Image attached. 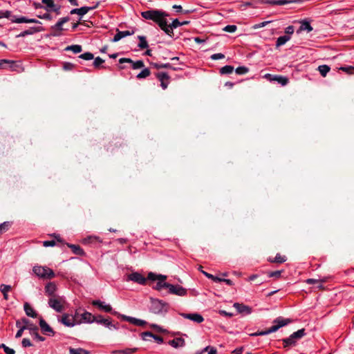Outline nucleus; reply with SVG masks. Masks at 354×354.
I'll list each match as a JSON object with an SVG mask.
<instances>
[{"label":"nucleus","mask_w":354,"mask_h":354,"mask_svg":"<svg viewBox=\"0 0 354 354\" xmlns=\"http://www.w3.org/2000/svg\"><path fill=\"white\" fill-rule=\"evenodd\" d=\"M141 16L145 19L151 20L156 23L158 26L165 32L169 14L160 10H149L141 12Z\"/></svg>","instance_id":"obj_1"},{"label":"nucleus","mask_w":354,"mask_h":354,"mask_svg":"<svg viewBox=\"0 0 354 354\" xmlns=\"http://www.w3.org/2000/svg\"><path fill=\"white\" fill-rule=\"evenodd\" d=\"M306 335V330L301 328L294 332L288 337L282 339L283 348L288 350L295 347L297 344V342Z\"/></svg>","instance_id":"obj_2"},{"label":"nucleus","mask_w":354,"mask_h":354,"mask_svg":"<svg viewBox=\"0 0 354 354\" xmlns=\"http://www.w3.org/2000/svg\"><path fill=\"white\" fill-rule=\"evenodd\" d=\"M12 12L10 10H0V19L6 18L9 19L12 23L21 24V23H32L41 24V21L36 19L28 18L26 17H17L12 16Z\"/></svg>","instance_id":"obj_3"},{"label":"nucleus","mask_w":354,"mask_h":354,"mask_svg":"<svg viewBox=\"0 0 354 354\" xmlns=\"http://www.w3.org/2000/svg\"><path fill=\"white\" fill-rule=\"evenodd\" d=\"M169 308V304L162 300L151 299L150 312L156 314L165 315Z\"/></svg>","instance_id":"obj_4"},{"label":"nucleus","mask_w":354,"mask_h":354,"mask_svg":"<svg viewBox=\"0 0 354 354\" xmlns=\"http://www.w3.org/2000/svg\"><path fill=\"white\" fill-rule=\"evenodd\" d=\"M32 271L39 278L43 279H51L55 277L54 271L46 266H35Z\"/></svg>","instance_id":"obj_5"},{"label":"nucleus","mask_w":354,"mask_h":354,"mask_svg":"<svg viewBox=\"0 0 354 354\" xmlns=\"http://www.w3.org/2000/svg\"><path fill=\"white\" fill-rule=\"evenodd\" d=\"M70 20L68 17L60 18L59 21L50 27L52 32L50 33L53 37H59L62 35V31L64 30L63 24Z\"/></svg>","instance_id":"obj_6"},{"label":"nucleus","mask_w":354,"mask_h":354,"mask_svg":"<svg viewBox=\"0 0 354 354\" xmlns=\"http://www.w3.org/2000/svg\"><path fill=\"white\" fill-rule=\"evenodd\" d=\"M113 315L120 318L122 320L127 321L135 326H144L147 325V322L145 320L130 317V316H127L125 315H122V314L119 313L118 312H113Z\"/></svg>","instance_id":"obj_7"},{"label":"nucleus","mask_w":354,"mask_h":354,"mask_svg":"<svg viewBox=\"0 0 354 354\" xmlns=\"http://www.w3.org/2000/svg\"><path fill=\"white\" fill-rule=\"evenodd\" d=\"M95 322L104 326L109 330H118V323L113 324L111 318H104L102 315L95 316Z\"/></svg>","instance_id":"obj_8"},{"label":"nucleus","mask_w":354,"mask_h":354,"mask_svg":"<svg viewBox=\"0 0 354 354\" xmlns=\"http://www.w3.org/2000/svg\"><path fill=\"white\" fill-rule=\"evenodd\" d=\"M63 302L64 299L62 297L55 296L50 297L48 299V303L49 306L54 309L56 312L61 313L64 310Z\"/></svg>","instance_id":"obj_9"},{"label":"nucleus","mask_w":354,"mask_h":354,"mask_svg":"<svg viewBox=\"0 0 354 354\" xmlns=\"http://www.w3.org/2000/svg\"><path fill=\"white\" fill-rule=\"evenodd\" d=\"M59 322L67 327H73L77 325V320L74 318L73 315L64 313L61 319H58Z\"/></svg>","instance_id":"obj_10"},{"label":"nucleus","mask_w":354,"mask_h":354,"mask_svg":"<svg viewBox=\"0 0 354 354\" xmlns=\"http://www.w3.org/2000/svg\"><path fill=\"white\" fill-rule=\"evenodd\" d=\"M95 316L93 315L91 313L84 311L82 314L80 315V320H77V325L81 324L82 323L85 324H91L95 322Z\"/></svg>","instance_id":"obj_11"},{"label":"nucleus","mask_w":354,"mask_h":354,"mask_svg":"<svg viewBox=\"0 0 354 354\" xmlns=\"http://www.w3.org/2000/svg\"><path fill=\"white\" fill-rule=\"evenodd\" d=\"M179 315L183 318L190 319L197 324L202 323L204 321L203 317L198 313H180Z\"/></svg>","instance_id":"obj_12"},{"label":"nucleus","mask_w":354,"mask_h":354,"mask_svg":"<svg viewBox=\"0 0 354 354\" xmlns=\"http://www.w3.org/2000/svg\"><path fill=\"white\" fill-rule=\"evenodd\" d=\"M127 280L132 281L136 282L140 285L145 284V283L147 281L146 278L143 275H142L139 272H136L129 274L128 277H127Z\"/></svg>","instance_id":"obj_13"},{"label":"nucleus","mask_w":354,"mask_h":354,"mask_svg":"<svg viewBox=\"0 0 354 354\" xmlns=\"http://www.w3.org/2000/svg\"><path fill=\"white\" fill-rule=\"evenodd\" d=\"M92 305L98 307L101 310L105 313H111L113 314L114 312L111 305L106 304L104 301L100 300H93L91 302Z\"/></svg>","instance_id":"obj_14"},{"label":"nucleus","mask_w":354,"mask_h":354,"mask_svg":"<svg viewBox=\"0 0 354 354\" xmlns=\"http://www.w3.org/2000/svg\"><path fill=\"white\" fill-rule=\"evenodd\" d=\"M156 77L160 82V86L162 89H166L169 84V76L168 73L165 72H160L156 74Z\"/></svg>","instance_id":"obj_15"},{"label":"nucleus","mask_w":354,"mask_h":354,"mask_svg":"<svg viewBox=\"0 0 354 354\" xmlns=\"http://www.w3.org/2000/svg\"><path fill=\"white\" fill-rule=\"evenodd\" d=\"M44 30V28L42 26H33L30 27L28 29L21 32L17 37H24L26 35H33L37 32H42Z\"/></svg>","instance_id":"obj_16"},{"label":"nucleus","mask_w":354,"mask_h":354,"mask_svg":"<svg viewBox=\"0 0 354 354\" xmlns=\"http://www.w3.org/2000/svg\"><path fill=\"white\" fill-rule=\"evenodd\" d=\"M233 306L240 314L246 315H250L252 313V308L250 306L243 304L234 303Z\"/></svg>","instance_id":"obj_17"},{"label":"nucleus","mask_w":354,"mask_h":354,"mask_svg":"<svg viewBox=\"0 0 354 354\" xmlns=\"http://www.w3.org/2000/svg\"><path fill=\"white\" fill-rule=\"evenodd\" d=\"M119 63L120 64H123V63L131 64V66L133 69L141 68L144 66V62L142 60H138L136 62H133L130 58H124V57L120 58L119 59Z\"/></svg>","instance_id":"obj_18"},{"label":"nucleus","mask_w":354,"mask_h":354,"mask_svg":"<svg viewBox=\"0 0 354 354\" xmlns=\"http://www.w3.org/2000/svg\"><path fill=\"white\" fill-rule=\"evenodd\" d=\"M169 292L178 296H184L187 294V290L180 286L171 285Z\"/></svg>","instance_id":"obj_19"},{"label":"nucleus","mask_w":354,"mask_h":354,"mask_svg":"<svg viewBox=\"0 0 354 354\" xmlns=\"http://www.w3.org/2000/svg\"><path fill=\"white\" fill-rule=\"evenodd\" d=\"M179 26H181L180 21H179V20L178 19H175L172 21L171 24H168L167 23L165 32L167 35L171 36L174 34V32H173L174 29H176Z\"/></svg>","instance_id":"obj_20"},{"label":"nucleus","mask_w":354,"mask_h":354,"mask_svg":"<svg viewBox=\"0 0 354 354\" xmlns=\"http://www.w3.org/2000/svg\"><path fill=\"white\" fill-rule=\"evenodd\" d=\"M97 5H98V3H97V5L95 6H93V7L84 6V7H81L80 8H74L71 10L70 13L71 15L77 14V15H79L80 16L82 17L84 15H86L88 11L97 8Z\"/></svg>","instance_id":"obj_21"},{"label":"nucleus","mask_w":354,"mask_h":354,"mask_svg":"<svg viewBox=\"0 0 354 354\" xmlns=\"http://www.w3.org/2000/svg\"><path fill=\"white\" fill-rule=\"evenodd\" d=\"M39 326L43 333L48 335H54L55 332L53 328L46 323V322L40 319L39 320Z\"/></svg>","instance_id":"obj_22"},{"label":"nucleus","mask_w":354,"mask_h":354,"mask_svg":"<svg viewBox=\"0 0 354 354\" xmlns=\"http://www.w3.org/2000/svg\"><path fill=\"white\" fill-rule=\"evenodd\" d=\"M57 290V286L54 282H48L45 286V293L46 295L50 296L51 297H55V295Z\"/></svg>","instance_id":"obj_23"},{"label":"nucleus","mask_w":354,"mask_h":354,"mask_svg":"<svg viewBox=\"0 0 354 354\" xmlns=\"http://www.w3.org/2000/svg\"><path fill=\"white\" fill-rule=\"evenodd\" d=\"M133 34V32H130L129 30H125V31L118 30V32L113 37L112 41L117 42V41H120L121 39H122L127 36L131 35Z\"/></svg>","instance_id":"obj_24"},{"label":"nucleus","mask_w":354,"mask_h":354,"mask_svg":"<svg viewBox=\"0 0 354 354\" xmlns=\"http://www.w3.org/2000/svg\"><path fill=\"white\" fill-rule=\"evenodd\" d=\"M301 26L297 30V33H299L302 31H307L308 32H310L313 30V27L311 26L310 22L307 20H303L300 22Z\"/></svg>","instance_id":"obj_25"},{"label":"nucleus","mask_w":354,"mask_h":354,"mask_svg":"<svg viewBox=\"0 0 354 354\" xmlns=\"http://www.w3.org/2000/svg\"><path fill=\"white\" fill-rule=\"evenodd\" d=\"M291 322L292 321L290 319H285L282 317H278L273 321V324H275L276 325H277L279 326V328H280L290 324Z\"/></svg>","instance_id":"obj_26"},{"label":"nucleus","mask_w":354,"mask_h":354,"mask_svg":"<svg viewBox=\"0 0 354 354\" xmlns=\"http://www.w3.org/2000/svg\"><path fill=\"white\" fill-rule=\"evenodd\" d=\"M169 344L174 348L182 347L185 345V339L181 337L174 338L169 342Z\"/></svg>","instance_id":"obj_27"},{"label":"nucleus","mask_w":354,"mask_h":354,"mask_svg":"<svg viewBox=\"0 0 354 354\" xmlns=\"http://www.w3.org/2000/svg\"><path fill=\"white\" fill-rule=\"evenodd\" d=\"M24 309L26 314L28 317H36L37 313L34 310V309L31 307V306L28 303H25L24 305Z\"/></svg>","instance_id":"obj_28"},{"label":"nucleus","mask_w":354,"mask_h":354,"mask_svg":"<svg viewBox=\"0 0 354 354\" xmlns=\"http://www.w3.org/2000/svg\"><path fill=\"white\" fill-rule=\"evenodd\" d=\"M138 351V348H127L122 350H114L111 352L112 354H132Z\"/></svg>","instance_id":"obj_29"},{"label":"nucleus","mask_w":354,"mask_h":354,"mask_svg":"<svg viewBox=\"0 0 354 354\" xmlns=\"http://www.w3.org/2000/svg\"><path fill=\"white\" fill-rule=\"evenodd\" d=\"M41 2L44 4V8L47 12H52V9L56 5L54 0H41Z\"/></svg>","instance_id":"obj_30"},{"label":"nucleus","mask_w":354,"mask_h":354,"mask_svg":"<svg viewBox=\"0 0 354 354\" xmlns=\"http://www.w3.org/2000/svg\"><path fill=\"white\" fill-rule=\"evenodd\" d=\"M30 333L32 335L35 339H38L40 342H43L45 340V338L38 333V328L37 326H34L32 328H29Z\"/></svg>","instance_id":"obj_31"},{"label":"nucleus","mask_w":354,"mask_h":354,"mask_svg":"<svg viewBox=\"0 0 354 354\" xmlns=\"http://www.w3.org/2000/svg\"><path fill=\"white\" fill-rule=\"evenodd\" d=\"M68 247L70 248L72 250L73 252L75 254L80 256L84 254V250L77 245L68 244Z\"/></svg>","instance_id":"obj_32"},{"label":"nucleus","mask_w":354,"mask_h":354,"mask_svg":"<svg viewBox=\"0 0 354 354\" xmlns=\"http://www.w3.org/2000/svg\"><path fill=\"white\" fill-rule=\"evenodd\" d=\"M273 81L278 82L281 86H286L288 83V79L281 75H274Z\"/></svg>","instance_id":"obj_33"},{"label":"nucleus","mask_w":354,"mask_h":354,"mask_svg":"<svg viewBox=\"0 0 354 354\" xmlns=\"http://www.w3.org/2000/svg\"><path fill=\"white\" fill-rule=\"evenodd\" d=\"M65 50L66 51H72L74 53L77 54V53L82 52V46H80V45L74 44V45H71V46H68L66 47Z\"/></svg>","instance_id":"obj_34"},{"label":"nucleus","mask_w":354,"mask_h":354,"mask_svg":"<svg viewBox=\"0 0 354 354\" xmlns=\"http://www.w3.org/2000/svg\"><path fill=\"white\" fill-rule=\"evenodd\" d=\"M11 290V286L10 285L1 284L0 286V291L3 295V298L6 300L8 299V292Z\"/></svg>","instance_id":"obj_35"},{"label":"nucleus","mask_w":354,"mask_h":354,"mask_svg":"<svg viewBox=\"0 0 354 354\" xmlns=\"http://www.w3.org/2000/svg\"><path fill=\"white\" fill-rule=\"evenodd\" d=\"M290 39V36L289 35H283L280 36L277 38L276 46H281L282 45H284Z\"/></svg>","instance_id":"obj_36"},{"label":"nucleus","mask_w":354,"mask_h":354,"mask_svg":"<svg viewBox=\"0 0 354 354\" xmlns=\"http://www.w3.org/2000/svg\"><path fill=\"white\" fill-rule=\"evenodd\" d=\"M151 64L153 68H155L156 69L171 68L172 70H176V68L172 67L169 63H165V64L151 63Z\"/></svg>","instance_id":"obj_37"},{"label":"nucleus","mask_w":354,"mask_h":354,"mask_svg":"<svg viewBox=\"0 0 354 354\" xmlns=\"http://www.w3.org/2000/svg\"><path fill=\"white\" fill-rule=\"evenodd\" d=\"M291 2H292V1H289V0H268L267 1H266V3H268V4L279 5V6L286 5V4L290 3Z\"/></svg>","instance_id":"obj_38"},{"label":"nucleus","mask_w":354,"mask_h":354,"mask_svg":"<svg viewBox=\"0 0 354 354\" xmlns=\"http://www.w3.org/2000/svg\"><path fill=\"white\" fill-rule=\"evenodd\" d=\"M140 42L138 43V46L140 48V49H145V48H148L149 45H148V43L147 41V39H146V37L145 36H138V37Z\"/></svg>","instance_id":"obj_39"},{"label":"nucleus","mask_w":354,"mask_h":354,"mask_svg":"<svg viewBox=\"0 0 354 354\" xmlns=\"http://www.w3.org/2000/svg\"><path fill=\"white\" fill-rule=\"evenodd\" d=\"M89 352L82 348H70L69 354H88Z\"/></svg>","instance_id":"obj_40"},{"label":"nucleus","mask_w":354,"mask_h":354,"mask_svg":"<svg viewBox=\"0 0 354 354\" xmlns=\"http://www.w3.org/2000/svg\"><path fill=\"white\" fill-rule=\"evenodd\" d=\"M330 70V68L328 65L325 64L321 65L318 67V71L323 77H326Z\"/></svg>","instance_id":"obj_41"},{"label":"nucleus","mask_w":354,"mask_h":354,"mask_svg":"<svg viewBox=\"0 0 354 354\" xmlns=\"http://www.w3.org/2000/svg\"><path fill=\"white\" fill-rule=\"evenodd\" d=\"M234 67L230 65H226L220 69V73L222 75L230 74L233 72Z\"/></svg>","instance_id":"obj_42"},{"label":"nucleus","mask_w":354,"mask_h":354,"mask_svg":"<svg viewBox=\"0 0 354 354\" xmlns=\"http://www.w3.org/2000/svg\"><path fill=\"white\" fill-rule=\"evenodd\" d=\"M171 284L165 282V281H158L156 283V289L158 290H161L163 288L169 289Z\"/></svg>","instance_id":"obj_43"},{"label":"nucleus","mask_w":354,"mask_h":354,"mask_svg":"<svg viewBox=\"0 0 354 354\" xmlns=\"http://www.w3.org/2000/svg\"><path fill=\"white\" fill-rule=\"evenodd\" d=\"M150 75V70L147 68H144L140 73H139L136 77L138 79H142L148 77Z\"/></svg>","instance_id":"obj_44"},{"label":"nucleus","mask_w":354,"mask_h":354,"mask_svg":"<svg viewBox=\"0 0 354 354\" xmlns=\"http://www.w3.org/2000/svg\"><path fill=\"white\" fill-rule=\"evenodd\" d=\"M271 262H276V263H283L286 261V257L285 256H281L280 254H277L274 259L272 260L271 259H269Z\"/></svg>","instance_id":"obj_45"},{"label":"nucleus","mask_w":354,"mask_h":354,"mask_svg":"<svg viewBox=\"0 0 354 354\" xmlns=\"http://www.w3.org/2000/svg\"><path fill=\"white\" fill-rule=\"evenodd\" d=\"M249 71V68L246 66H239L236 68L235 72L238 75H244Z\"/></svg>","instance_id":"obj_46"},{"label":"nucleus","mask_w":354,"mask_h":354,"mask_svg":"<svg viewBox=\"0 0 354 354\" xmlns=\"http://www.w3.org/2000/svg\"><path fill=\"white\" fill-rule=\"evenodd\" d=\"M79 57L84 60H91L94 58V55L90 52H86L80 55Z\"/></svg>","instance_id":"obj_47"},{"label":"nucleus","mask_w":354,"mask_h":354,"mask_svg":"<svg viewBox=\"0 0 354 354\" xmlns=\"http://www.w3.org/2000/svg\"><path fill=\"white\" fill-rule=\"evenodd\" d=\"M10 225V223L8 221L1 223L0 224V235L2 234L3 233L6 232L8 230V227Z\"/></svg>","instance_id":"obj_48"},{"label":"nucleus","mask_w":354,"mask_h":354,"mask_svg":"<svg viewBox=\"0 0 354 354\" xmlns=\"http://www.w3.org/2000/svg\"><path fill=\"white\" fill-rule=\"evenodd\" d=\"M236 29L237 27L235 25H227L223 28L224 31L227 32H234Z\"/></svg>","instance_id":"obj_49"},{"label":"nucleus","mask_w":354,"mask_h":354,"mask_svg":"<svg viewBox=\"0 0 354 354\" xmlns=\"http://www.w3.org/2000/svg\"><path fill=\"white\" fill-rule=\"evenodd\" d=\"M140 335H141V338L142 339V340L147 341L148 340L147 337H153L154 334H153L150 331H145V332L142 333L140 334Z\"/></svg>","instance_id":"obj_50"},{"label":"nucleus","mask_w":354,"mask_h":354,"mask_svg":"<svg viewBox=\"0 0 354 354\" xmlns=\"http://www.w3.org/2000/svg\"><path fill=\"white\" fill-rule=\"evenodd\" d=\"M104 62V60L100 58V57H97L95 58L93 62V66L96 68H99L101 64H102Z\"/></svg>","instance_id":"obj_51"},{"label":"nucleus","mask_w":354,"mask_h":354,"mask_svg":"<svg viewBox=\"0 0 354 354\" xmlns=\"http://www.w3.org/2000/svg\"><path fill=\"white\" fill-rule=\"evenodd\" d=\"M14 64H15V62H13V61H10L8 59H0V66L2 68H4V66H3L4 64H8L10 68H12Z\"/></svg>","instance_id":"obj_52"},{"label":"nucleus","mask_w":354,"mask_h":354,"mask_svg":"<svg viewBox=\"0 0 354 354\" xmlns=\"http://www.w3.org/2000/svg\"><path fill=\"white\" fill-rule=\"evenodd\" d=\"M224 57H225V55L223 53H215V54L212 55L210 57V58L212 60L221 59H223Z\"/></svg>","instance_id":"obj_53"},{"label":"nucleus","mask_w":354,"mask_h":354,"mask_svg":"<svg viewBox=\"0 0 354 354\" xmlns=\"http://www.w3.org/2000/svg\"><path fill=\"white\" fill-rule=\"evenodd\" d=\"M26 329H28L29 330V328H28L26 326H22L21 327H20V328L17 330V333L15 335V337L16 338H19L20 337H21L24 330H26Z\"/></svg>","instance_id":"obj_54"},{"label":"nucleus","mask_w":354,"mask_h":354,"mask_svg":"<svg viewBox=\"0 0 354 354\" xmlns=\"http://www.w3.org/2000/svg\"><path fill=\"white\" fill-rule=\"evenodd\" d=\"M279 329V326L277 325H276L275 324H274V325L272 326H271L270 328L266 330L267 334L269 335L272 333H274L277 330H278Z\"/></svg>","instance_id":"obj_55"},{"label":"nucleus","mask_w":354,"mask_h":354,"mask_svg":"<svg viewBox=\"0 0 354 354\" xmlns=\"http://www.w3.org/2000/svg\"><path fill=\"white\" fill-rule=\"evenodd\" d=\"M37 17L40 19H46V20H48V21H50L53 19L52 16L49 13H45L44 15H37Z\"/></svg>","instance_id":"obj_56"},{"label":"nucleus","mask_w":354,"mask_h":354,"mask_svg":"<svg viewBox=\"0 0 354 354\" xmlns=\"http://www.w3.org/2000/svg\"><path fill=\"white\" fill-rule=\"evenodd\" d=\"M294 26H288V27L286 28L285 29V32L286 34V35H292L293 32H294Z\"/></svg>","instance_id":"obj_57"},{"label":"nucleus","mask_w":354,"mask_h":354,"mask_svg":"<svg viewBox=\"0 0 354 354\" xmlns=\"http://www.w3.org/2000/svg\"><path fill=\"white\" fill-rule=\"evenodd\" d=\"M93 240H97V241H101L100 240V238H99V237H97V236H88V237H87V238L84 239V243H90V242L93 241Z\"/></svg>","instance_id":"obj_58"},{"label":"nucleus","mask_w":354,"mask_h":354,"mask_svg":"<svg viewBox=\"0 0 354 354\" xmlns=\"http://www.w3.org/2000/svg\"><path fill=\"white\" fill-rule=\"evenodd\" d=\"M21 344L23 347H29L31 346L32 344L30 342V339L27 338H24L21 342Z\"/></svg>","instance_id":"obj_59"},{"label":"nucleus","mask_w":354,"mask_h":354,"mask_svg":"<svg viewBox=\"0 0 354 354\" xmlns=\"http://www.w3.org/2000/svg\"><path fill=\"white\" fill-rule=\"evenodd\" d=\"M281 270H277V271H274V272H270L268 276L270 277L278 278V277H279L281 276Z\"/></svg>","instance_id":"obj_60"},{"label":"nucleus","mask_w":354,"mask_h":354,"mask_svg":"<svg viewBox=\"0 0 354 354\" xmlns=\"http://www.w3.org/2000/svg\"><path fill=\"white\" fill-rule=\"evenodd\" d=\"M340 70L344 71L347 73H351L352 71L354 70V67L353 66H342L340 67Z\"/></svg>","instance_id":"obj_61"},{"label":"nucleus","mask_w":354,"mask_h":354,"mask_svg":"<svg viewBox=\"0 0 354 354\" xmlns=\"http://www.w3.org/2000/svg\"><path fill=\"white\" fill-rule=\"evenodd\" d=\"M43 245L44 247H52L55 245V241L54 240L45 241L43 242Z\"/></svg>","instance_id":"obj_62"},{"label":"nucleus","mask_w":354,"mask_h":354,"mask_svg":"<svg viewBox=\"0 0 354 354\" xmlns=\"http://www.w3.org/2000/svg\"><path fill=\"white\" fill-rule=\"evenodd\" d=\"M3 351L6 354H15V350L7 346H3Z\"/></svg>","instance_id":"obj_63"},{"label":"nucleus","mask_w":354,"mask_h":354,"mask_svg":"<svg viewBox=\"0 0 354 354\" xmlns=\"http://www.w3.org/2000/svg\"><path fill=\"white\" fill-rule=\"evenodd\" d=\"M152 338L159 344L163 343V338L160 336L154 335Z\"/></svg>","instance_id":"obj_64"}]
</instances>
